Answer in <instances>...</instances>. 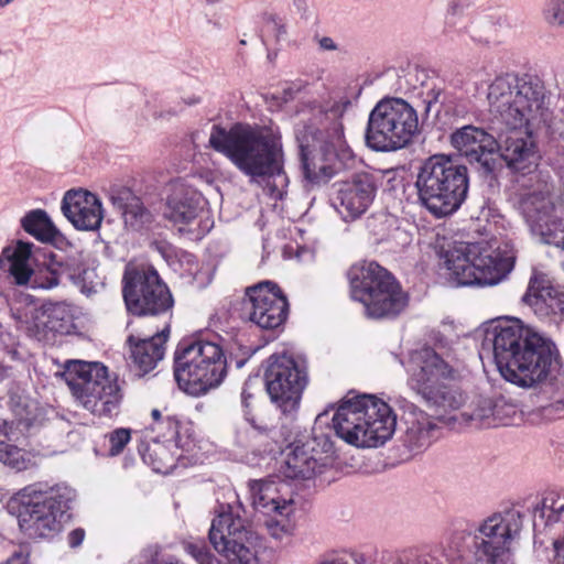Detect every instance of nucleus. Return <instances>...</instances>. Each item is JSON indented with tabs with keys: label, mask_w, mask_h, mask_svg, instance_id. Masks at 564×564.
<instances>
[{
	"label": "nucleus",
	"mask_w": 564,
	"mask_h": 564,
	"mask_svg": "<svg viewBox=\"0 0 564 564\" xmlns=\"http://www.w3.org/2000/svg\"><path fill=\"white\" fill-rule=\"evenodd\" d=\"M350 105L348 99H313L302 104L294 135L307 176L318 172L325 177H332L354 160L343 122Z\"/></svg>",
	"instance_id": "1"
},
{
	"label": "nucleus",
	"mask_w": 564,
	"mask_h": 564,
	"mask_svg": "<svg viewBox=\"0 0 564 564\" xmlns=\"http://www.w3.org/2000/svg\"><path fill=\"white\" fill-rule=\"evenodd\" d=\"M485 340L492 346L500 375L522 388L545 380L557 361L555 344L518 318L495 321L486 329Z\"/></svg>",
	"instance_id": "2"
},
{
	"label": "nucleus",
	"mask_w": 564,
	"mask_h": 564,
	"mask_svg": "<svg viewBox=\"0 0 564 564\" xmlns=\"http://www.w3.org/2000/svg\"><path fill=\"white\" fill-rule=\"evenodd\" d=\"M209 144L247 176H275L281 181L286 178L282 172L280 139L263 127L236 123L226 130L214 126Z\"/></svg>",
	"instance_id": "3"
},
{
	"label": "nucleus",
	"mask_w": 564,
	"mask_h": 564,
	"mask_svg": "<svg viewBox=\"0 0 564 564\" xmlns=\"http://www.w3.org/2000/svg\"><path fill=\"white\" fill-rule=\"evenodd\" d=\"M523 514L516 509L484 519L474 532L455 530L444 550L449 564H508L510 544L520 534Z\"/></svg>",
	"instance_id": "4"
},
{
	"label": "nucleus",
	"mask_w": 564,
	"mask_h": 564,
	"mask_svg": "<svg viewBox=\"0 0 564 564\" xmlns=\"http://www.w3.org/2000/svg\"><path fill=\"white\" fill-rule=\"evenodd\" d=\"M449 278L460 286L495 285L513 269L516 250L506 241L455 242L443 253Z\"/></svg>",
	"instance_id": "5"
},
{
	"label": "nucleus",
	"mask_w": 564,
	"mask_h": 564,
	"mask_svg": "<svg viewBox=\"0 0 564 564\" xmlns=\"http://www.w3.org/2000/svg\"><path fill=\"white\" fill-rule=\"evenodd\" d=\"M490 111L505 127L541 126L547 120L545 87L534 76L505 74L488 87Z\"/></svg>",
	"instance_id": "6"
},
{
	"label": "nucleus",
	"mask_w": 564,
	"mask_h": 564,
	"mask_svg": "<svg viewBox=\"0 0 564 564\" xmlns=\"http://www.w3.org/2000/svg\"><path fill=\"white\" fill-rule=\"evenodd\" d=\"M333 427L350 445L379 447L393 436L397 415L387 402L373 395H360L339 405Z\"/></svg>",
	"instance_id": "7"
},
{
	"label": "nucleus",
	"mask_w": 564,
	"mask_h": 564,
	"mask_svg": "<svg viewBox=\"0 0 564 564\" xmlns=\"http://www.w3.org/2000/svg\"><path fill=\"white\" fill-rule=\"evenodd\" d=\"M468 187L467 167L444 154L426 159L416 173L417 200L436 218L458 210L467 197Z\"/></svg>",
	"instance_id": "8"
},
{
	"label": "nucleus",
	"mask_w": 564,
	"mask_h": 564,
	"mask_svg": "<svg viewBox=\"0 0 564 564\" xmlns=\"http://www.w3.org/2000/svg\"><path fill=\"white\" fill-rule=\"evenodd\" d=\"M18 522L30 539H48L62 529V522L72 508L76 491L66 484L50 486L36 482L23 489Z\"/></svg>",
	"instance_id": "9"
},
{
	"label": "nucleus",
	"mask_w": 564,
	"mask_h": 564,
	"mask_svg": "<svg viewBox=\"0 0 564 564\" xmlns=\"http://www.w3.org/2000/svg\"><path fill=\"white\" fill-rule=\"evenodd\" d=\"M227 373L221 347L204 339L184 338L174 352V377L181 389L202 395L218 387Z\"/></svg>",
	"instance_id": "10"
},
{
	"label": "nucleus",
	"mask_w": 564,
	"mask_h": 564,
	"mask_svg": "<svg viewBox=\"0 0 564 564\" xmlns=\"http://www.w3.org/2000/svg\"><path fill=\"white\" fill-rule=\"evenodd\" d=\"M347 278L351 299L364 304L370 318H393L408 305V294L391 273L376 262L351 265Z\"/></svg>",
	"instance_id": "11"
},
{
	"label": "nucleus",
	"mask_w": 564,
	"mask_h": 564,
	"mask_svg": "<svg viewBox=\"0 0 564 564\" xmlns=\"http://www.w3.org/2000/svg\"><path fill=\"white\" fill-rule=\"evenodd\" d=\"M75 400L96 416L118 413L122 394L117 378L101 362L67 360L62 372Z\"/></svg>",
	"instance_id": "12"
},
{
	"label": "nucleus",
	"mask_w": 564,
	"mask_h": 564,
	"mask_svg": "<svg viewBox=\"0 0 564 564\" xmlns=\"http://www.w3.org/2000/svg\"><path fill=\"white\" fill-rule=\"evenodd\" d=\"M410 388L429 406L440 411H453L464 403L463 393L451 384L454 368L431 347H423L411 354L409 364Z\"/></svg>",
	"instance_id": "13"
},
{
	"label": "nucleus",
	"mask_w": 564,
	"mask_h": 564,
	"mask_svg": "<svg viewBox=\"0 0 564 564\" xmlns=\"http://www.w3.org/2000/svg\"><path fill=\"white\" fill-rule=\"evenodd\" d=\"M419 132L414 107L401 98H383L369 113L365 141L373 151L394 152L408 147Z\"/></svg>",
	"instance_id": "14"
},
{
	"label": "nucleus",
	"mask_w": 564,
	"mask_h": 564,
	"mask_svg": "<svg viewBox=\"0 0 564 564\" xmlns=\"http://www.w3.org/2000/svg\"><path fill=\"white\" fill-rule=\"evenodd\" d=\"M208 536L215 550L228 561L238 564L257 562L260 538L231 506L221 507L212 521Z\"/></svg>",
	"instance_id": "15"
},
{
	"label": "nucleus",
	"mask_w": 564,
	"mask_h": 564,
	"mask_svg": "<svg viewBox=\"0 0 564 564\" xmlns=\"http://www.w3.org/2000/svg\"><path fill=\"white\" fill-rule=\"evenodd\" d=\"M264 382L267 392L283 413L295 411L307 386L305 360L292 355H271L267 359Z\"/></svg>",
	"instance_id": "16"
},
{
	"label": "nucleus",
	"mask_w": 564,
	"mask_h": 564,
	"mask_svg": "<svg viewBox=\"0 0 564 564\" xmlns=\"http://www.w3.org/2000/svg\"><path fill=\"white\" fill-rule=\"evenodd\" d=\"M122 294L128 312L137 316L166 314L174 304L167 285L154 269L126 271Z\"/></svg>",
	"instance_id": "17"
},
{
	"label": "nucleus",
	"mask_w": 564,
	"mask_h": 564,
	"mask_svg": "<svg viewBox=\"0 0 564 564\" xmlns=\"http://www.w3.org/2000/svg\"><path fill=\"white\" fill-rule=\"evenodd\" d=\"M451 144L484 176L499 165L498 139L475 126H465L451 134Z\"/></svg>",
	"instance_id": "18"
},
{
	"label": "nucleus",
	"mask_w": 564,
	"mask_h": 564,
	"mask_svg": "<svg viewBox=\"0 0 564 564\" xmlns=\"http://www.w3.org/2000/svg\"><path fill=\"white\" fill-rule=\"evenodd\" d=\"M248 301L246 310L249 319L263 329H274L281 326L289 313V303L280 288L271 282L263 281L246 291Z\"/></svg>",
	"instance_id": "19"
},
{
	"label": "nucleus",
	"mask_w": 564,
	"mask_h": 564,
	"mask_svg": "<svg viewBox=\"0 0 564 564\" xmlns=\"http://www.w3.org/2000/svg\"><path fill=\"white\" fill-rule=\"evenodd\" d=\"M378 180L373 172H359L335 185L333 205L344 220H355L369 209L377 195Z\"/></svg>",
	"instance_id": "20"
},
{
	"label": "nucleus",
	"mask_w": 564,
	"mask_h": 564,
	"mask_svg": "<svg viewBox=\"0 0 564 564\" xmlns=\"http://www.w3.org/2000/svg\"><path fill=\"white\" fill-rule=\"evenodd\" d=\"M539 127H506V131L498 134V151L508 169L527 174L538 165L539 155L532 131Z\"/></svg>",
	"instance_id": "21"
},
{
	"label": "nucleus",
	"mask_w": 564,
	"mask_h": 564,
	"mask_svg": "<svg viewBox=\"0 0 564 564\" xmlns=\"http://www.w3.org/2000/svg\"><path fill=\"white\" fill-rule=\"evenodd\" d=\"M18 328L32 334L40 328L54 333H65L74 319V310L69 303L56 302L45 304L42 308L24 307L13 312Z\"/></svg>",
	"instance_id": "22"
},
{
	"label": "nucleus",
	"mask_w": 564,
	"mask_h": 564,
	"mask_svg": "<svg viewBox=\"0 0 564 564\" xmlns=\"http://www.w3.org/2000/svg\"><path fill=\"white\" fill-rule=\"evenodd\" d=\"M333 444L327 435H314L312 441L294 444L293 449L288 455L283 474L291 479H311L317 473L322 471L324 464L321 463L322 453H328Z\"/></svg>",
	"instance_id": "23"
},
{
	"label": "nucleus",
	"mask_w": 564,
	"mask_h": 564,
	"mask_svg": "<svg viewBox=\"0 0 564 564\" xmlns=\"http://www.w3.org/2000/svg\"><path fill=\"white\" fill-rule=\"evenodd\" d=\"M469 0H452L445 15V32L464 35L476 44H488L494 39L495 28L487 17H474L467 12Z\"/></svg>",
	"instance_id": "24"
},
{
	"label": "nucleus",
	"mask_w": 564,
	"mask_h": 564,
	"mask_svg": "<svg viewBox=\"0 0 564 564\" xmlns=\"http://www.w3.org/2000/svg\"><path fill=\"white\" fill-rule=\"evenodd\" d=\"M62 212L78 230H98L104 219L101 200L85 189H70L65 193Z\"/></svg>",
	"instance_id": "25"
},
{
	"label": "nucleus",
	"mask_w": 564,
	"mask_h": 564,
	"mask_svg": "<svg viewBox=\"0 0 564 564\" xmlns=\"http://www.w3.org/2000/svg\"><path fill=\"white\" fill-rule=\"evenodd\" d=\"M532 525L535 540L540 536H550L564 542V495L550 491L532 507Z\"/></svg>",
	"instance_id": "26"
},
{
	"label": "nucleus",
	"mask_w": 564,
	"mask_h": 564,
	"mask_svg": "<svg viewBox=\"0 0 564 564\" xmlns=\"http://www.w3.org/2000/svg\"><path fill=\"white\" fill-rule=\"evenodd\" d=\"M202 195L180 181L170 184L169 195L162 209L163 217L174 225L185 226L197 218L203 209Z\"/></svg>",
	"instance_id": "27"
},
{
	"label": "nucleus",
	"mask_w": 564,
	"mask_h": 564,
	"mask_svg": "<svg viewBox=\"0 0 564 564\" xmlns=\"http://www.w3.org/2000/svg\"><path fill=\"white\" fill-rule=\"evenodd\" d=\"M405 430L401 442L412 453L425 451L436 438L438 426L433 417L411 402H404Z\"/></svg>",
	"instance_id": "28"
},
{
	"label": "nucleus",
	"mask_w": 564,
	"mask_h": 564,
	"mask_svg": "<svg viewBox=\"0 0 564 564\" xmlns=\"http://www.w3.org/2000/svg\"><path fill=\"white\" fill-rule=\"evenodd\" d=\"M169 334L170 324L165 323L162 330L149 338H137L134 335L128 337L132 369L137 376L142 377L151 372L163 359Z\"/></svg>",
	"instance_id": "29"
},
{
	"label": "nucleus",
	"mask_w": 564,
	"mask_h": 564,
	"mask_svg": "<svg viewBox=\"0 0 564 564\" xmlns=\"http://www.w3.org/2000/svg\"><path fill=\"white\" fill-rule=\"evenodd\" d=\"M151 431L155 434L154 440L161 442H174L176 449L193 452L196 447L192 435V429L175 414L153 409L151 411Z\"/></svg>",
	"instance_id": "30"
},
{
	"label": "nucleus",
	"mask_w": 564,
	"mask_h": 564,
	"mask_svg": "<svg viewBox=\"0 0 564 564\" xmlns=\"http://www.w3.org/2000/svg\"><path fill=\"white\" fill-rule=\"evenodd\" d=\"M280 486L284 485L275 479L250 481V497L254 509L267 516L293 514V500L281 497Z\"/></svg>",
	"instance_id": "31"
},
{
	"label": "nucleus",
	"mask_w": 564,
	"mask_h": 564,
	"mask_svg": "<svg viewBox=\"0 0 564 564\" xmlns=\"http://www.w3.org/2000/svg\"><path fill=\"white\" fill-rule=\"evenodd\" d=\"M564 206L556 203L549 192H530L522 194L518 199V209L523 217L531 235L539 230L550 218Z\"/></svg>",
	"instance_id": "32"
},
{
	"label": "nucleus",
	"mask_w": 564,
	"mask_h": 564,
	"mask_svg": "<svg viewBox=\"0 0 564 564\" xmlns=\"http://www.w3.org/2000/svg\"><path fill=\"white\" fill-rule=\"evenodd\" d=\"M33 243L19 240L3 248L0 268L18 285H26L33 273Z\"/></svg>",
	"instance_id": "33"
},
{
	"label": "nucleus",
	"mask_w": 564,
	"mask_h": 564,
	"mask_svg": "<svg viewBox=\"0 0 564 564\" xmlns=\"http://www.w3.org/2000/svg\"><path fill=\"white\" fill-rule=\"evenodd\" d=\"M64 271L65 276L87 296L104 288L102 278L98 275L96 268L84 259L82 252L65 257Z\"/></svg>",
	"instance_id": "34"
},
{
	"label": "nucleus",
	"mask_w": 564,
	"mask_h": 564,
	"mask_svg": "<svg viewBox=\"0 0 564 564\" xmlns=\"http://www.w3.org/2000/svg\"><path fill=\"white\" fill-rule=\"evenodd\" d=\"M174 442H161V440H153V443L142 454V459L145 464L151 466L155 473L170 474L187 457L185 449H176L173 446Z\"/></svg>",
	"instance_id": "35"
},
{
	"label": "nucleus",
	"mask_w": 564,
	"mask_h": 564,
	"mask_svg": "<svg viewBox=\"0 0 564 564\" xmlns=\"http://www.w3.org/2000/svg\"><path fill=\"white\" fill-rule=\"evenodd\" d=\"M110 202L115 208L120 210L126 225L134 229L150 220V213L144 207L141 198L128 187L112 189Z\"/></svg>",
	"instance_id": "36"
},
{
	"label": "nucleus",
	"mask_w": 564,
	"mask_h": 564,
	"mask_svg": "<svg viewBox=\"0 0 564 564\" xmlns=\"http://www.w3.org/2000/svg\"><path fill=\"white\" fill-rule=\"evenodd\" d=\"M523 301L540 317L562 315L564 313V292L554 286H543L535 293L528 292Z\"/></svg>",
	"instance_id": "37"
},
{
	"label": "nucleus",
	"mask_w": 564,
	"mask_h": 564,
	"mask_svg": "<svg viewBox=\"0 0 564 564\" xmlns=\"http://www.w3.org/2000/svg\"><path fill=\"white\" fill-rule=\"evenodd\" d=\"M10 408L13 414V420L9 422L10 429L15 427L20 432H28L40 425L43 420V413L37 403L28 398H12Z\"/></svg>",
	"instance_id": "38"
},
{
	"label": "nucleus",
	"mask_w": 564,
	"mask_h": 564,
	"mask_svg": "<svg viewBox=\"0 0 564 564\" xmlns=\"http://www.w3.org/2000/svg\"><path fill=\"white\" fill-rule=\"evenodd\" d=\"M64 263L65 258L57 254H51L47 262L37 270L33 269L32 276L28 284L32 289L43 290H50L57 286L63 276H65Z\"/></svg>",
	"instance_id": "39"
},
{
	"label": "nucleus",
	"mask_w": 564,
	"mask_h": 564,
	"mask_svg": "<svg viewBox=\"0 0 564 564\" xmlns=\"http://www.w3.org/2000/svg\"><path fill=\"white\" fill-rule=\"evenodd\" d=\"M21 225L29 235L42 242L52 241L58 234L46 212L42 209L28 213L21 219Z\"/></svg>",
	"instance_id": "40"
},
{
	"label": "nucleus",
	"mask_w": 564,
	"mask_h": 564,
	"mask_svg": "<svg viewBox=\"0 0 564 564\" xmlns=\"http://www.w3.org/2000/svg\"><path fill=\"white\" fill-rule=\"evenodd\" d=\"M12 430L8 421L0 424V462L17 470H23L28 467V460L23 451L11 443Z\"/></svg>",
	"instance_id": "41"
},
{
	"label": "nucleus",
	"mask_w": 564,
	"mask_h": 564,
	"mask_svg": "<svg viewBox=\"0 0 564 564\" xmlns=\"http://www.w3.org/2000/svg\"><path fill=\"white\" fill-rule=\"evenodd\" d=\"M532 236L541 242L564 250V206L550 220L543 224Z\"/></svg>",
	"instance_id": "42"
},
{
	"label": "nucleus",
	"mask_w": 564,
	"mask_h": 564,
	"mask_svg": "<svg viewBox=\"0 0 564 564\" xmlns=\"http://www.w3.org/2000/svg\"><path fill=\"white\" fill-rule=\"evenodd\" d=\"M497 413V403H494L490 399H479L470 414H468V419L490 426L495 424Z\"/></svg>",
	"instance_id": "43"
},
{
	"label": "nucleus",
	"mask_w": 564,
	"mask_h": 564,
	"mask_svg": "<svg viewBox=\"0 0 564 564\" xmlns=\"http://www.w3.org/2000/svg\"><path fill=\"white\" fill-rule=\"evenodd\" d=\"M291 516L292 514H270V519L265 521V528L269 534L276 540L290 535L294 529Z\"/></svg>",
	"instance_id": "44"
},
{
	"label": "nucleus",
	"mask_w": 564,
	"mask_h": 564,
	"mask_svg": "<svg viewBox=\"0 0 564 564\" xmlns=\"http://www.w3.org/2000/svg\"><path fill=\"white\" fill-rule=\"evenodd\" d=\"M444 88L440 80L431 78L422 83V90L420 93L423 102L425 104V110L429 112L433 105L440 101Z\"/></svg>",
	"instance_id": "45"
},
{
	"label": "nucleus",
	"mask_w": 564,
	"mask_h": 564,
	"mask_svg": "<svg viewBox=\"0 0 564 564\" xmlns=\"http://www.w3.org/2000/svg\"><path fill=\"white\" fill-rule=\"evenodd\" d=\"M183 547L198 564H217L216 558L203 541L184 542Z\"/></svg>",
	"instance_id": "46"
},
{
	"label": "nucleus",
	"mask_w": 564,
	"mask_h": 564,
	"mask_svg": "<svg viewBox=\"0 0 564 564\" xmlns=\"http://www.w3.org/2000/svg\"><path fill=\"white\" fill-rule=\"evenodd\" d=\"M131 440V430L118 427L108 434L109 456H118L122 453L127 444Z\"/></svg>",
	"instance_id": "47"
},
{
	"label": "nucleus",
	"mask_w": 564,
	"mask_h": 564,
	"mask_svg": "<svg viewBox=\"0 0 564 564\" xmlns=\"http://www.w3.org/2000/svg\"><path fill=\"white\" fill-rule=\"evenodd\" d=\"M543 14L551 25L564 24V0H546Z\"/></svg>",
	"instance_id": "48"
},
{
	"label": "nucleus",
	"mask_w": 564,
	"mask_h": 564,
	"mask_svg": "<svg viewBox=\"0 0 564 564\" xmlns=\"http://www.w3.org/2000/svg\"><path fill=\"white\" fill-rule=\"evenodd\" d=\"M265 28L270 34L273 35L275 42L284 41L286 37V26L282 19L276 15L267 18Z\"/></svg>",
	"instance_id": "49"
},
{
	"label": "nucleus",
	"mask_w": 564,
	"mask_h": 564,
	"mask_svg": "<svg viewBox=\"0 0 564 564\" xmlns=\"http://www.w3.org/2000/svg\"><path fill=\"white\" fill-rule=\"evenodd\" d=\"M319 564H362V560L356 553L341 552L325 557Z\"/></svg>",
	"instance_id": "50"
},
{
	"label": "nucleus",
	"mask_w": 564,
	"mask_h": 564,
	"mask_svg": "<svg viewBox=\"0 0 564 564\" xmlns=\"http://www.w3.org/2000/svg\"><path fill=\"white\" fill-rule=\"evenodd\" d=\"M543 415L550 420H556L564 416V401H556L542 409Z\"/></svg>",
	"instance_id": "51"
},
{
	"label": "nucleus",
	"mask_w": 564,
	"mask_h": 564,
	"mask_svg": "<svg viewBox=\"0 0 564 564\" xmlns=\"http://www.w3.org/2000/svg\"><path fill=\"white\" fill-rule=\"evenodd\" d=\"M314 40L316 41L319 51L333 52V51L339 50L338 44L330 36H318V35H316L314 37Z\"/></svg>",
	"instance_id": "52"
},
{
	"label": "nucleus",
	"mask_w": 564,
	"mask_h": 564,
	"mask_svg": "<svg viewBox=\"0 0 564 564\" xmlns=\"http://www.w3.org/2000/svg\"><path fill=\"white\" fill-rule=\"evenodd\" d=\"M250 380L246 381L242 391H241V404L245 409V414L250 413L251 400L253 398V393L250 391Z\"/></svg>",
	"instance_id": "53"
},
{
	"label": "nucleus",
	"mask_w": 564,
	"mask_h": 564,
	"mask_svg": "<svg viewBox=\"0 0 564 564\" xmlns=\"http://www.w3.org/2000/svg\"><path fill=\"white\" fill-rule=\"evenodd\" d=\"M85 539V531L80 528L74 529L68 533L67 542L70 547H78Z\"/></svg>",
	"instance_id": "54"
},
{
	"label": "nucleus",
	"mask_w": 564,
	"mask_h": 564,
	"mask_svg": "<svg viewBox=\"0 0 564 564\" xmlns=\"http://www.w3.org/2000/svg\"><path fill=\"white\" fill-rule=\"evenodd\" d=\"M1 564H30L29 553L20 549L15 551L6 562Z\"/></svg>",
	"instance_id": "55"
},
{
	"label": "nucleus",
	"mask_w": 564,
	"mask_h": 564,
	"mask_svg": "<svg viewBox=\"0 0 564 564\" xmlns=\"http://www.w3.org/2000/svg\"><path fill=\"white\" fill-rule=\"evenodd\" d=\"M564 542L557 538H553V547L556 552L555 564H564Z\"/></svg>",
	"instance_id": "56"
},
{
	"label": "nucleus",
	"mask_w": 564,
	"mask_h": 564,
	"mask_svg": "<svg viewBox=\"0 0 564 564\" xmlns=\"http://www.w3.org/2000/svg\"><path fill=\"white\" fill-rule=\"evenodd\" d=\"M140 564H180V563H178V561L174 560L173 557H170L167 560H159L158 557H155L147 563H140Z\"/></svg>",
	"instance_id": "57"
},
{
	"label": "nucleus",
	"mask_w": 564,
	"mask_h": 564,
	"mask_svg": "<svg viewBox=\"0 0 564 564\" xmlns=\"http://www.w3.org/2000/svg\"><path fill=\"white\" fill-rule=\"evenodd\" d=\"M200 101V99L198 97H191L188 99L185 100V102L188 105V106H192V105H196Z\"/></svg>",
	"instance_id": "58"
},
{
	"label": "nucleus",
	"mask_w": 564,
	"mask_h": 564,
	"mask_svg": "<svg viewBox=\"0 0 564 564\" xmlns=\"http://www.w3.org/2000/svg\"><path fill=\"white\" fill-rule=\"evenodd\" d=\"M14 0H0V9L9 6L10 3H12Z\"/></svg>",
	"instance_id": "59"
},
{
	"label": "nucleus",
	"mask_w": 564,
	"mask_h": 564,
	"mask_svg": "<svg viewBox=\"0 0 564 564\" xmlns=\"http://www.w3.org/2000/svg\"><path fill=\"white\" fill-rule=\"evenodd\" d=\"M276 197L282 198V193H281V192H279V193H278V195H276Z\"/></svg>",
	"instance_id": "60"
}]
</instances>
